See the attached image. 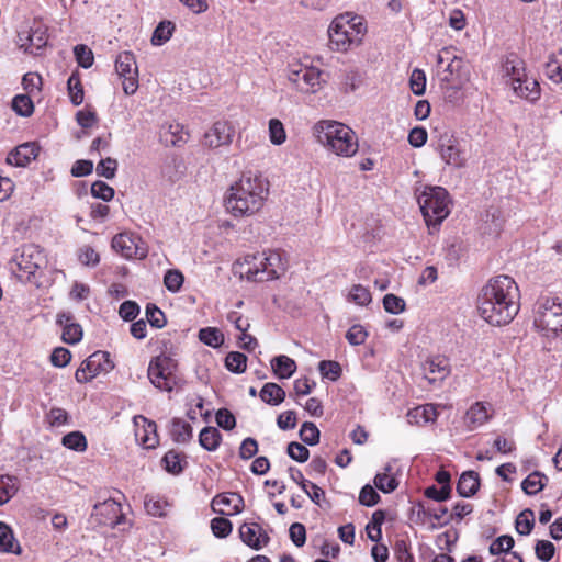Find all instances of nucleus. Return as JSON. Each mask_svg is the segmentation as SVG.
I'll use <instances>...</instances> for the list:
<instances>
[{"mask_svg": "<svg viewBox=\"0 0 562 562\" xmlns=\"http://www.w3.org/2000/svg\"><path fill=\"white\" fill-rule=\"evenodd\" d=\"M480 316L493 326L509 324L519 311L518 286L508 276L487 281L477 295Z\"/></svg>", "mask_w": 562, "mask_h": 562, "instance_id": "obj_1", "label": "nucleus"}, {"mask_svg": "<svg viewBox=\"0 0 562 562\" xmlns=\"http://www.w3.org/2000/svg\"><path fill=\"white\" fill-rule=\"evenodd\" d=\"M269 195V181L259 173L247 171L228 189L226 211L235 217L259 212Z\"/></svg>", "mask_w": 562, "mask_h": 562, "instance_id": "obj_2", "label": "nucleus"}, {"mask_svg": "<svg viewBox=\"0 0 562 562\" xmlns=\"http://www.w3.org/2000/svg\"><path fill=\"white\" fill-rule=\"evenodd\" d=\"M317 142L338 156L351 157L358 151L355 132L337 121H319L313 127Z\"/></svg>", "mask_w": 562, "mask_h": 562, "instance_id": "obj_3", "label": "nucleus"}, {"mask_svg": "<svg viewBox=\"0 0 562 562\" xmlns=\"http://www.w3.org/2000/svg\"><path fill=\"white\" fill-rule=\"evenodd\" d=\"M237 265L240 276L255 282L278 279L286 269V265L278 251L246 255L244 260Z\"/></svg>", "mask_w": 562, "mask_h": 562, "instance_id": "obj_4", "label": "nucleus"}, {"mask_svg": "<svg viewBox=\"0 0 562 562\" xmlns=\"http://www.w3.org/2000/svg\"><path fill=\"white\" fill-rule=\"evenodd\" d=\"M367 32L363 19L350 13L336 16L328 27L329 47L345 53L361 44Z\"/></svg>", "mask_w": 562, "mask_h": 562, "instance_id": "obj_5", "label": "nucleus"}, {"mask_svg": "<svg viewBox=\"0 0 562 562\" xmlns=\"http://www.w3.org/2000/svg\"><path fill=\"white\" fill-rule=\"evenodd\" d=\"M45 263L46 259L43 251L32 244L19 248L9 262L10 270L23 282H35L36 273Z\"/></svg>", "mask_w": 562, "mask_h": 562, "instance_id": "obj_6", "label": "nucleus"}, {"mask_svg": "<svg viewBox=\"0 0 562 562\" xmlns=\"http://www.w3.org/2000/svg\"><path fill=\"white\" fill-rule=\"evenodd\" d=\"M417 200L428 226L440 224L450 213L449 194L442 187H425Z\"/></svg>", "mask_w": 562, "mask_h": 562, "instance_id": "obj_7", "label": "nucleus"}, {"mask_svg": "<svg viewBox=\"0 0 562 562\" xmlns=\"http://www.w3.org/2000/svg\"><path fill=\"white\" fill-rule=\"evenodd\" d=\"M178 363L167 355L154 357L148 366L147 375L150 383L160 391L172 392L180 384L177 374Z\"/></svg>", "mask_w": 562, "mask_h": 562, "instance_id": "obj_8", "label": "nucleus"}, {"mask_svg": "<svg viewBox=\"0 0 562 562\" xmlns=\"http://www.w3.org/2000/svg\"><path fill=\"white\" fill-rule=\"evenodd\" d=\"M535 326L544 336L562 331V304L558 297H542L537 303Z\"/></svg>", "mask_w": 562, "mask_h": 562, "instance_id": "obj_9", "label": "nucleus"}, {"mask_svg": "<svg viewBox=\"0 0 562 562\" xmlns=\"http://www.w3.org/2000/svg\"><path fill=\"white\" fill-rule=\"evenodd\" d=\"M445 61L448 64L443 69L445 75L441 77V82L449 88L460 89L468 81V72L462 58L453 55L451 47H446L437 56L438 65H442Z\"/></svg>", "mask_w": 562, "mask_h": 562, "instance_id": "obj_10", "label": "nucleus"}, {"mask_svg": "<svg viewBox=\"0 0 562 562\" xmlns=\"http://www.w3.org/2000/svg\"><path fill=\"white\" fill-rule=\"evenodd\" d=\"M288 79L301 92L315 93L322 88V71L315 67L303 66L300 63L289 66Z\"/></svg>", "mask_w": 562, "mask_h": 562, "instance_id": "obj_11", "label": "nucleus"}, {"mask_svg": "<svg viewBox=\"0 0 562 562\" xmlns=\"http://www.w3.org/2000/svg\"><path fill=\"white\" fill-rule=\"evenodd\" d=\"M114 368L113 362L109 359L105 351H95L89 356L76 371L75 378L79 383L91 381L101 372H108Z\"/></svg>", "mask_w": 562, "mask_h": 562, "instance_id": "obj_12", "label": "nucleus"}, {"mask_svg": "<svg viewBox=\"0 0 562 562\" xmlns=\"http://www.w3.org/2000/svg\"><path fill=\"white\" fill-rule=\"evenodd\" d=\"M115 70L123 79L124 93L127 95L134 94L138 88V69L134 55L131 52L119 54L115 60Z\"/></svg>", "mask_w": 562, "mask_h": 562, "instance_id": "obj_13", "label": "nucleus"}, {"mask_svg": "<svg viewBox=\"0 0 562 562\" xmlns=\"http://www.w3.org/2000/svg\"><path fill=\"white\" fill-rule=\"evenodd\" d=\"M123 518L121 504L113 498L95 504L91 513V519L100 526L114 527L121 524Z\"/></svg>", "mask_w": 562, "mask_h": 562, "instance_id": "obj_14", "label": "nucleus"}, {"mask_svg": "<svg viewBox=\"0 0 562 562\" xmlns=\"http://www.w3.org/2000/svg\"><path fill=\"white\" fill-rule=\"evenodd\" d=\"M139 237L121 233L112 238V248L126 259L146 257V249L139 246Z\"/></svg>", "mask_w": 562, "mask_h": 562, "instance_id": "obj_15", "label": "nucleus"}, {"mask_svg": "<svg viewBox=\"0 0 562 562\" xmlns=\"http://www.w3.org/2000/svg\"><path fill=\"white\" fill-rule=\"evenodd\" d=\"M424 378L430 384L442 382L450 374V363L443 356H432L422 363Z\"/></svg>", "mask_w": 562, "mask_h": 562, "instance_id": "obj_16", "label": "nucleus"}, {"mask_svg": "<svg viewBox=\"0 0 562 562\" xmlns=\"http://www.w3.org/2000/svg\"><path fill=\"white\" fill-rule=\"evenodd\" d=\"M234 127L227 121H216L204 134L203 144L209 148L229 145L233 140Z\"/></svg>", "mask_w": 562, "mask_h": 562, "instance_id": "obj_17", "label": "nucleus"}, {"mask_svg": "<svg viewBox=\"0 0 562 562\" xmlns=\"http://www.w3.org/2000/svg\"><path fill=\"white\" fill-rule=\"evenodd\" d=\"M243 506L244 499L237 493L221 494L212 501L213 510L226 516L238 514Z\"/></svg>", "mask_w": 562, "mask_h": 562, "instance_id": "obj_18", "label": "nucleus"}, {"mask_svg": "<svg viewBox=\"0 0 562 562\" xmlns=\"http://www.w3.org/2000/svg\"><path fill=\"white\" fill-rule=\"evenodd\" d=\"M440 156L447 165L453 168H462L467 162L464 153L459 148L458 142L453 138H448L445 143L440 144Z\"/></svg>", "mask_w": 562, "mask_h": 562, "instance_id": "obj_19", "label": "nucleus"}, {"mask_svg": "<svg viewBox=\"0 0 562 562\" xmlns=\"http://www.w3.org/2000/svg\"><path fill=\"white\" fill-rule=\"evenodd\" d=\"M57 324L63 327L61 339L64 342L74 345L81 340V326L74 322V316L70 313L58 314Z\"/></svg>", "mask_w": 562, "mask_h": 562, "instance_id": "obj_20", "label": "nucleus"}, {"mask_svg": "<svg viewBox=\"0 0 562 562\" xmlns=\"http://www.w3.org/2000/svg\"><path fill=\"white\" fill-rule=\"evenodd\" d=\"M37 155L38 147L34 143H24L8 155L7 162L12 166L24 167L35 159Z\"/></svg>", "mask_w": 562, "mask_h": 562, "instance_id": "obj_21", "label": "nucleus"}, {"mask_svg": "<svg viewBox=\"0 0 562 562\" xmlns=\"http://www.w3.org/2000/svg\"><path fill=\"white\" fill-rule=\"evenodd\" d=\"M503 69L505 76L508 78L507 83L510 85V87L528 76L526 74L525 61L514 54L506 57Z\"/></svg>", "mask_w": 562, "mask_h": 562, "instance_id": "obj_22", "label": "nucleus"}, {"mask_svg": "<svg viewBox=\"0 0 562 562\" xmlns=\"http://www.w3.org/2000/svg\"><path fill=\"white\" fill-rule=\"evenodd\" d=\"M258 530H261V528L256 524H243L239 528L243 542L255 550L261 549L269 541V537L266 533L257 535Z\"/></svg>", "mask_w": 562, "mask_h": 562, "instance_id": "obj_23", "label": "nucleus"}, {"mask_svg": "<svg viewBox=\"0 0 562 562\" xmlns=\"http://www.w3.org/2000/svg\"><path fill=\"white\" fill-rule=\"evenodd\" d=\"M512 89L517 97L530 102H535L540 98V86L538 81L528 76L512 86Z\"/></svg>", "mask_w": 562, "mask_h": 562, "instance_id": "obj_24", "label": "nucleus"}, {"mask_svg": "<svg viewBox=\"0 0 562 562\" xmlns=\"http://www.w3.org/2000/svg\"><path fill=\"white\" fill-rule=\"evenodd\" d=\"M490 405L476 402L474 403L465 414V423L470 429H474L479 426H482L485 422H487L491 417L488 414Z\"/></svg>", "mask_w": 562, "mask_h": 562, "instance_id": "obj_25", "label": "nucleus"}, {"mask_svg": "<svg viewBox=\"0 0 562 562\" xmlns=\"http://www.w3.org/2000/svg\"><path fill=\"white\" fill-rule=\"evenodd\" d=\"M480 487L479 474L474 471L462 473L457 484V492L462 497L473 496Z\"/></svg>", "mask_w": 562, "mask_h": 562, "instance_id": "obj_26", "label": "nucleus"}, {"mask_svg": "<svg viewBox=\"0 0 562 562\" xmlns=\"http://www.w3.org/2000/svg\"><path fill=\"white\" fill-rule=\"evenodd\" d=\"M271 369L279 379H289L296 370V363L288 356H278L271 360Z\"/></svg>", "mask_w": 562, "mask_h": 562, "instance_id": "obj_27", "label": "nucleus"}, {"mask_svg": "<svg viewBox=\"0 0 562 562\" xmlns=\"http://www.w3.org/2000/svg\"><path fill=\"white\" fill-rule=\"evenodd\" d=\"M407 422L409 424H419L435 422L437 418V411L432 404H426L424 406H418L413 409H409L406 414Z\"/></svg>", "mask_w": 562, "mask_h": 562, "instance_id": "obj_28", "label": "nucleus"}, {"mask_svg": "<svg viewBox=\"0 0 562 562\" xmlns=\"http://www.w3.org/2000/svg\"><path fill=\"white\" fill-rule=\"evenodd\" d=\"M259 396L262 402L272 406H277L284 401L285 392L277 383L269 382L262 386Z\"/></svg>", "mask_w": 562, "mask_h": 562, "instance_id": "obj_29", "label": "nucleus"}, {"mask_svg": "<svg viewBox=\"0 0 562 562\" xmlns=\"http://www.w3.org/2000/svg\"><path fill=\"white\" fill-rule=\"evenodd\" d=\"M170 435L173 441L184 443L192 439L193 429L189 423L180 418H173L171 422Z\"/></svg>", "mask_w": 562, "mask_h": 562, "instance_id": "obj_30", "label": "nucleus"}, {"mask_svg": "<svg viewBox=\"0 0 562 562\" xmlns=\"http://www.w3.org/2000/svg\"><path fill=\"white\" fill-rule=\"evenodd\" d=\"M222 440V435L215 427H204L199 435V443L207 451H215Z\"/></svg>", "mask_w": 562, "mask_h": 562, "instance_id": "obj_31", "label": "nucleus"}, {"mask_svg": "<svg viewBox=\"0 0 562 562\" xmlns=\"http://www.w3.org/2000/svg\"><path fill=\"white\" fill-rule=\"evenodd\" d=\"M138 418L144 423V435L140 436L139 430H137L136 437L139 438L146 448H155L158 442L156 435V424L143 416H138ZM135 423L137 424V417H135Z\"/></svg>", "mask_w": 562, "mask_h": 562, "instance_id": "obj_32", "label": "nucleus"}, {"mask_svg": "<svg viewBox=\"0 0 562 562\" xmlns=\"http://www.w3.org/2000/svg\"><path fill=\"white\" fill-rule=\"evenodd\" d=\"M67 88L70 101L74 105H80L83 102V88L79 71H74L67 81Z\"/></svg>", "mask_w": 562, "mask_h": 562, "instance_id": "obj_33", "label": "nucleus"}, {"mask_svg": "<svg viewBox=\"0 0 562 562\" xmlns=\"http://www.w3.org/2000/svg\"><path fill=\"white\" fill-rule=\"evenodd\" d=\"M0 551L10 552V553H19L20 546L15 541L12 530L8 525L0 521Z\"/></svg>", "mask_w": 562, "mask_h": 562, "instance_id": "obj_34", "label": "nucleus"}, {"mask_svg": "<svg viewBox=\"0 0 562 562\" xmlns=\"http://www.w3.org/2000/svg\"><path fill=\"white\" fill-rule=\"evenodd\" d=\"M164 136L166 137V142L170 143L171 146H181L187 143L189 134L184 131L183 125L171 123L168 125Z\"/></svg>", "mask_w": 562, "mask_h": 562, "instance_id": "obj_35", "label": "nucleus"}, {"mask_svg": "<svg viewBox=\"0 0 562 562\" xmlns=\"http://www.w3.org/2000/svg\"><path fill=\"white\" fill-rule=\"evenodd\" d=\"M199 339L206 346L217 348L224 342L223 333L215 327H205L199 330Z\"/></svg>", "mask_w": 562, "mask_h": 562, "instance_id": "obj_36", "label": "nucleus"}, {"mask_svg": "<svg viewBox=\"0 0 562 562\" xmlns=\"http://www.w3.org/2000/svg\"><path fill=\"white\" fill-rule=\"evenodd\" d=\"M175 30V24L170 21L160 22L156 29L154 30L151 36V44L155 46H160L165 44L172 35V31Z\"/></svg>", "mask_w": 562, "mask_h": 562, "instance_id": "obj_37", "label": "nucleus"}, {"mask_svg": "<svg viewBox=\"0 0 562 562\" xmlns=\"http://www.w3.org/2000/svg\"><path fill=\"white\" fill-rule=\"evenodd\" d=\"M225 367L233 373H243L247 368V357L238 351H231L225 358Z\"/></svg>", "mask_w": 562, "mask_h": 562, "instance_id": "obj_38", "label": "nucleus"}, {"mask_svg": "<svg viewBox=\"0 0 562 562\" xmlns=\"http://www.w3.org/2000/svg\"><path fill=\"white\" fill-rule=\"evenodd\" d=\"M61 443L71 450L82 452L87 449V439L81 431H71L65 435Z\"/></svg>", "mask_w": 562, "mask_h": 562, "instance_id": "obj_39", "label": "nucleus"}, {"mask_svg": "<svg viewBox=\"0 0 562 562\" xmlns=\"http://www.w3.org/2000/svg\"><path fill=\"white\" fill-rule=\"evenodd\" d=\"M535 526V514L531 509L522 510L516 519V530L519 535L527 536Z\"/></svg>", "mask_w": 562, "mask_h": 562, "instance_id": "obj_40", "label": "nucleus"}, {"mask_svg": "<svg viewBox=\"0 0 562 562\" xmlns=\"http://www.w3.org/2000/svg\"><path fill=\"white\" fill-rule=\"evenodd\" d=\"M543 475L540 472H533L529 474L521 483L522 491L528 495H536L544 488V483L541 477Z\"/></svg>", "mask_w": 562, "mask_h": 562, "instance_id": "obj_41", "label": "nucleus"}, {"mask_svg": "<svg viewBox=\"0 0 562 562\" xmlns=\"http://www.w3.org/2000/svg\"><path fill=\"white\" fill-rule=\"evenodd\" d=\"M74 55L78 65L85 69L93 65V52L85 44H78L74 47Z\"/></svg>", "mask_w": 562, "mask_h": 562, "instance_id": "obj_42", "label": "nucleus"}, {"mask_svg": "<svg viewBox=\"0 0 562 562\" xmlns=\"http://www.w3.org/2000/svg\"><path fill=\"white\" fill-rule=\"evenodd\" d=\"M299 435H300L301 440L308 446H315L319 442L321 434L314 423H311V422L303 423Z\"/></svg>", "mask_w": 562, "mask_h": 562, "instance_id": "obj_43", "label": "nucleus"}, {"mask_svg": "<svg viewBox=\"0 0 562 562\" xmlns=\"http://www.w3.org/2000/svg\"><path fill=\"white\" fill-rule=\"evenodd\" d=\"M373 482L376 488L385 494L394 492L398 486L397 479L394 475H390L387 473H378Z\"/></svg>", "mask_w": 562, "mask_h": 562, "instance_id": "obj_44", "label": "nucleus"}, {"mask_svg": "<svg viewBox=\"0 0 562 562\" xmlns=\"http://www.w3.org/2000/svg\"><path fill=\"white\" fill-rule=\"evenodd\" d=\"M318 370L323 378L330 381H337L341 376V366L337 361L322 360L318 363Z\"/></svg>", "mask_w": 562, "mask_h": 562, "instance_id": "obj_45", "label": "nucleus"}, {"mask_svg": "<svg viewBox=\"0 0 562 562\" xmlns=\"http://www.w3.org/2000/svg\"><path fill=\"white\" fill-rule=\"evenodd\" d=\"M12 109L16 112V114L26 117L33 113L34 105L29 95L19 94L13 98Z\"/></svg>", "mask_w": 562, "mask_h": 562, "instance_id": "obj_46", "label": "nucleus"}, {"mask_svg": "<svg viewBox=\"0 0 562 562\" xmlns=\"http://www.w3.org/2000/svg\"><path fill=\"white\" fill-rule=\"evenodd\" d=\"M409 87L415 95H423L426 91V75L424 70L415 68L409 77Z\"/></svg>", "mask_w": 562, "mask_h": 562, "instance_id": "obj_47", "label": "nucleus"}, {"mask_svg": "<svg viewBox=\"0 0 562 562\" xmlns=\"http://www.w3.org/2000/svg\"><path fill=\"white\" fill-rule=\"evenodd\" d=\"M269 138L273 145H281L286 139V134L282 122L278 119L269 121Z\"/></svg>", "mask_w": 562, "mask_h": 562, "instance_id": "obj_48", "label": "nucleus"}, {"mask_svg": "<svg viewBox=\"0 0 562 562\" xmlns=\"http://www.w3.org/2000/svg\"><path fill=\"white\" fill-rule=\"evenodd\" d=\"M181 462L182 459L180 453L173 450L168 451L162 458L166 471L172 474H179L182 472L183 467Z\"/></svg>", "mask_w": 562, "mask_h": 562, "instance_id": "obj_49", "label": "nucleus"}, {"mask_svg": "<svg viewBox=\"0 0 562 562\" xmlns=\"http://www.w3.org/2000/svg\"><path fill=\"white\" fill-rule=\"evenodd\" d=\"M146 318L155 328H162L167 323L164 312L153 303L146 306Z\"/></svg>", "mask_w": 562, "mask_h": 562, "instance_id": "obj_50", "label": "nucleus"}, {"mask_svg": "<svg viewBox=\"0 0 562 562\" xmlns=\"http://www.w3.org/2000/svg\"><path fill=\"white\" fill-rule=\"evenodd\" d=\"M515 544L512 536L503 535L496 538L490 546L488 551L492 555H498L508 552Z\"/></svg>", "mask_w": 562, "mask_h": 562, "instance_id": "obj_51", "label": "nucleus"}, {"mask_svg": "<svg viewBox=\"0 0 562 562\" xmlns=\"http://www.w3.org/2000/svg\"><path fill=\"white\" fill-rule=\"evenodd\" d=\"M16 485L10 476L0 475V506L16 493Z\"/></svg>", "mask_w": 562, "mask_h": 562, "instance_id": "obj_52", "label": "nucleus"}, {"mask_svg": "<svg viewBox=\"0 0 562 562\" xmlns=\"http://www.w3.org/2000/svg\"><path fill=\"white\" fill-rule=\"evenodd\" d=\"M349 300L360 306H364L371 302L372 297L370 291L366 286L356 284L349 293Z\"/></svg>", "mask_w": 562, "mask_h": 562, "instance_id": "obj_53", "label": "nucleus"}, {"mask_svg": "<svg viewBox=\"0 0 562 562\" xmlns=\"http://www.w3.org/2000/svg\"><path fill=\"white\" fill-rule=\"evenodd\" d=\"M405 301L395 294H386L383 297V307L390 314H400L405 311Z\"/></svg>", "mask_w": 562, "mask_h": 562, "instance_id": "obj_54", "label": "nucleus"}, {"mask_svg": "<svg viewBox=\"0 0 562 562\" xmlns=\"http://www.w3.org/2000/svg\"><path fill=\"white\" fill-rule=\"evenodd\" d=\"M211 529L215 537L226 538L232 532L233 526L227 518L217 517L211 520Z\"/></svg>", "mask_w": 562, "mask_h": 562, "instance_id": "obj_55", "label": "nucleus"}, {"mask_svg": "<svg viewBox=\"0 0 562 562\" xmlns=\"http://www.w3.org/2000/svg\"><path fill=\"white\" fill-rule=\"evenodd\" d=\"M166 503L160 499L146 495L144 499V507L148 515L154 517H162L165 515Z\"/></svg>", "mask_w": 562, "mask_h": 562, "instance_id": "obj_56", "label": "nucleus"}, {"mask_svg": "<svg viewBox=\"0 0 562 562\" xmlns=\"http://www.w3.org/2000/svg\"><path fill=\"white\" fill-rule=\"evenodd\" d=\"M91 194L97 199H101L108 202L113 199L114 189L110 187L108 183L98 180L93 182L91 186Z\"/></svg>", "mask_w": 562, "mask_h": 562, "instance_id": "obj_57", "label": "nucleus"}, {"mask_svg": "<svg viewBox=\"0 0 562 562\" xmlns=\"http://www.w3.org/2000/svg\"><path fill=\"white\" fill-rule=\"evenodd\" d=\"M25 38L30 43V49H41L47 44V35L46 32L40 27L35 30L26 31Z\"/></svg>", "mask_w": 562, "mask_h": 562, "instance_id": "obj_58", "label": "nucleus"}, {"mask_svg": "<svg viewBox=\"0 0 562 562\" xmlns=\"http://www.w3.org/2000/svg\"><path fill=\"white\" fill-rule=\"evenodd\" d=\"M536 555L543 562L550 561L555 552V547L551 541L538 540L535 547Z\"/></svg>", "mask_w": 562, "mask_h": 562, "instance_id": "obj_59", "label": "nucleus"}, {"mask_svg": "<svg viewBox=\"0 0 562 562\" xmlns=\"http://www.w3.org/2000/svg\"><path fill=\"white\" fill-rule=\"evenodd\" d=\"M367 337V330L363 328V326L359 324L352 325L346 333V339L352 346L362 345L366 341Z\"/></svg>", "mask_w": 562, "mask_h": 562, "instance_id": "obj_60", "label": "nucleus"}, {"mask_svg": "<svg viewBox=\"0 0 562 562\" xmlns=\"http://www.w3.org/2000/svg\"><path fill=\"white\" fill-rule=\"evenodd\" d=\"M183 274L178 270H168L164 278V283L168 291L178 292L183 283Z\"/></svg>", "mask_w": 562, "mask_h": 562, "instance_id": "obj_61", "label": "nucleus"}, {"mask_svg": "<svg viewBox=\"0 0 562 562\" xmlns=\"http://www.w3.org/2000/svg\"><path fill=\"white\" fill-rule=\"evenodd\" d=\"M116 168H117L116 159L108 157L105 159H102L97 165L95 170H97L98 176L104 177L106 179H112L115 177Z\"/></svg>", "mask_w": 562, "mask_h": 562, "instance_id": "obj_62", "label": "nucleus"}, {"mask_svg": "<svg viewBox=\"0 0 562 562\" xmlns=\"http://www.w3.org/2000/svg\"><path fill=\"white\" fill-rule=\"evenodd\" d=\"M381 497L376 491L369 484L364 485L359 493V503L367 507H372L380 502Z\"/></svg>", "mask_w": 562, "mask_h": 562, "instance_id": "obj_63", "label": "nucleus"}, {"mask_svg": "<svg viewBox=\"0 0 562 562\" xmlns=\"http://www.w3.org/2000/svg\"><path fill=\"white\" fill-rule=\"evenodd\" d=\"M286 452L291 459L301 463L307 461L310 458L308 449L296 441H292L288 445Z\"/></svg>", "mask_w": 562, "mask_h": 562, "instance_id": "obj_64", "label": "nucleus"}]
</instances>
